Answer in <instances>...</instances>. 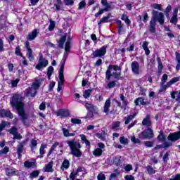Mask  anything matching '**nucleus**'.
Here are the masks:
<instances>
[{
	"label": "nucleus",
	"instance_id": "13d9d810",
	"mask_svg": "<svg viewBox=\"0 0 180 180\" xmlns=\"http://www.w3.org/2000/svg\"><path fill=\"white\" fill-rule=\"evenodd\" d=\"M152 8L154 9H158L159 11H162V8H161V4H153L151 5Z\"/></svg>",
	"mask_w": 180,
	"mask_h": 180
},
{
	"label": "nucleus",
	"instance_id": "bb28decb",
	"mask_svg": "<svg viewBox=\"0 0 180 180\" xmlns=\"http://www.w3.org/2000/svg\"><path fill=\"white\" fill-rule=\"evenodd\" d=\"M9 124H11V123H9V122H6V121H2L0 124V136H1V133H2V130H4V129H5V127H6V126H9Z\"/></svg>",
	"mask_w": 180,
	"mask_h": 180
},
{
	"label": "nucleus",
	"instance_id": "a878e982",
	"mask_svg": "<svg viewBox=\"0 0 180 180\" xmlns=\"http://www.w3.org/2000/svg\"><path fill=\"white\" fill-rule=\"evenodd\" d=\"M69 167H70V161H68V160H65L62 163L60 169H62V171H64V168L67 169Z\"/></svg>",
	"mask_w": 180,
	"mask_h": 180
},
{
	"label": "nucleus",
	"instance_id": "9b49d317",
	"mask_svg": "<svg viewBox=\"0 0 180 180\" xmlns=\"http://www.w3.org/2000/svg\"><path fill=\"white\" fill-rule=\"evenodd\" d=\"M180 139V132L179 131L170 133L167 136V140L169 141H172V143H175V141H178Z\"/></svg>",
	"mask_w": 180,
	"mask_h": 180
},
{
	"label": "nucleus",
	"instance_id": "f3484780",
	"mask_svg": "<svg viewBox=\"0 0 180 180\" xmlns=\"http://www.w3.org/2000/svg\"><path fill=\"white\" fill-rule=\"evenodd\" d=\"M85 108L91 112L89 114L90 115H89V117H94L93 113L94 112H95V106H94V105L91 103H86Z\"/></svg>",
	"mask_w": 180,
	"mask_h": 180
},
{
	"label": "nucleus",
	"instance_id": "5fc2aeb1",
	"mask_svg": "<svg viewBox=\"0 0 180 180\" xmlns=\"http://www.w3.org/2000/svg\"><path fill=\"white\" fill-rule=\"evenodd\" d=\"M75 0H63L65 5L70 6L71 5H74V2Z\"/></svg>",
	"mask_w": 180,
	"mask_h": 180
},
{
	"label": "nucleus",
	"instance_id": "412c9836",
	"mask_svg": "<svg viewBox=\"0 0 180 180\" xmlns=\"http://www.w3.org/2000/svg\"><path fill=\"white\" fill-rule=\"evenodd\" d=\"M62 131L65 137H74V136H75V134L70 133V129L64 127L62 128Z\"/></svg>",
	"mask_w": 180,
	"mask_h": 180
},
{
	"label": "nucleus",
	"instance_id": "79ce46f5",
	"mask_svg": "<svg viewBox=\"0 0 180 180\" xmlns=\"http://www.w3.org/2000/svg\"><path fill=\"white\" fill-rule=\"evenodd\" d=\"M44 148H47V145H41V147L39 148V154H41V155H44V154L46 153Z\"/></svg>",
	"mask_w": 180,
	"mask_h": 180
},
{
	"label": "nucleus",
	"instance_id": "bf43d9fd",
	"mask_svg": "<svg viewBox=\"0 0 180 180\" xmlns=\"http://www.w3.org/2000/svg\"><path fill=\"white\" fill-rule=\"evenodd\" d=\"M71 49V44L70 43V41H68L65 43V52L70 51V49Z\"/></svg>",
	"mask_w": 180,
	"mask_h": 180
},
{
	"label": "nucleus",
	"instance_id": "6ab92c4d",
	"mask_svg": "<svg viewBox=\"0 0 180 180\" xmlns=\"http://www.w3.org/2000/svg\"><path fill=\"white\" fill-rule=\"evenodd\" d=\"M156 20L159 22L160 25H164V13H158V11H157Z\"/></svg>",
	"mask_w": 180,
	"mask_h": 180
},
{
	"label": "nucleus",
	"instance_id": "6e6552de",
	"mask_svg": "<svg viewBox=\"0 0 180 180\" xmlns=\"http://www.w3.org/2000/svg\"><path fill=\"white\" fill-rule=\"evenodd\" d=\"M157 11H153L152 12L153 16L149 24V32H150V33H155L156 32L155 22H157Z\"/></svg>",
	"mask_w": 180,
	"mask_h": 180
},
{
	"label": "nucleus",
	"instance_id": "49530a36",
	"mask_svg": "<svg viewBox=\"0 0 180 180\" xmlns=\"http://www.w3.org/2000/svg\"><path fill=\"white\" fill-rule=\"evenodd\" d=\"M179 81V78L178 77H174L168 83V86H171L173 84H175V82H178Z\"/></svg>",
	"mask_w": 180,
	"mask_h": 180
},
{
	"label": "nucleus",
	"instance_id": "20e7f679",
	"mask_svg": "<svg viewBox=\"0 0 180 180\" xmlns=\"http://www.w3.org/2000/svg\"><path fill=\"white\" fill-rule=\"evenodd\" d=\"M44 81L43 79H38L32 84V87L27 89V95H31V96H36L37 94V89L40 88V85H41V82Z\"/></svg>",
	"mask_w": 180,
	"mask_h": 180
},
{
	"label": "nucleus",
	"instance_id": "39448f33",
	"mask_svg": "<svg viewBox=\"0 0 180 180\" xmlns=\"http://www.w3.org/2000/svg\"><path fill=\"white\" fill-rule=\"evenodd\" d=\"M139 138L141 140H151L154 139V131L151 128H148L139 134Z\"/></svg>",
	"mask_w": 180,
	"mask_h": 180
},
{
	"label": "nucleus",
	"instance_id": "f704fd0d",
	"mask_svg": "<svg viewBox=\"0 0 180 180\" xmlns=\"http://www.w3.org/2000/svg\"><path fill=\"white\" fill-rule=\"evenodd\" d=\"M120 143L124 144V146H127L129 144V139L124 136H121L120 138Z\"/></svg>",
	"mask_w": 180,
	"mask_h": 180
},
{
	"label": "nucleus",
	"instance_id": "a19ab883",
	"mask_svg": "<svg viewBox=\"0 0 180 180\" xmlns=\"http://www.w3.org/2000/svg\"><path fill=\"white\" fill-rule=\"evenodd\" d=\"M30 147H31V150H34V148L37 147V141H36V139L31 140Z\"/></svg>",
	"mask_w": 180,
	"mask_h": 180
},
{
	"label": "nucleus",
	"instance_id": "ddd939ff",
	"mask_svg": "<svg viewBox=\"0 0 180 180\" xmlns=\"http://www.w3.org/2000/svg\"><path fill=\"white\" fill-rule=\"evenodd\" d=\"M131 68L132 70V72L135 74V75H139L140 74V64H139V62L134 61L131 64Z\"/></svg>",
	"mask_w": 180,
	"mask_h": 180
},
{
	"label": "nucleus",
	"instance_id": "603ef678",
	"mask_svg": "<svg viewBox=\"0 0 180 180\" xmlns=\"http://www.w3.org/2000/svg\"><path fill=\"white\" fill-rule=\"evenodd\" d=\"M15 54L16 56H20V57H22L25 60V57H23V55L22 54V52L20 51V47L18 46L15 49Z\"/></svg>",
	"mask_w": 180,
	"mask_h": 180
},
{
	"label": "nucleus",
	"instance_id": "f8f14e48",
	"mask_svg": "<svg viewBox=\"0 0 180 180\" xmlns=\"http://www.w3.org/2000/svg\"><path fill=\"white\" fill-rule=\"evenodd\" d=\"M25 47L27 51V56L28 60H30V61H33V60H34V56H33V50L32 49V48H30L29 41L25 42Z\"/></svg>",
	"mask_w": 180,
	"mask_h": 180
},
{
	"label": "nucleus",
	"instance_id": "9d476101",
	"mask_svg": "<svg viewBox=\"0 0 180 180\" xmlns=\"http://www.w3.org/2000/svg\"><path fill=\"white\" fill-rule=\"evenodd\" d=\"M27 143V139L20 142L17 147V154L18 158H22V153L25 151V146Z\"/></svg>",
	"mask_w": 180,
	"mask_h": 180
},
{
	"label": "nucleus",
	"instance_id": "1a4fd4ad",
	"mask_svg": "<svg viewBox=\"0 0 180 180\" xmlns=\"http://www.w3.org/2000/svg\"><path fill=\"white\" fill-rule=\"evenodd\" d=\"M49 65V60L43 58V55H39V59L38 64L36 65L37 70H41V68H46Z\"/></svg>",
	"mask_w": 180,
	"mask_h": 180
},
{
	"label": "nucleus",
	"instance_id": "58836bf2",
	"mask_svg": "<svg viewBox=\"0 0 180 180\" xmlns=\"http://www.w3.org/2000/svg\"><path fill=\"white\" fill-rule=\"evenodd\" d=\"M91 94H92V90L91 89H87L86 91H84L83 96L86 99H88V98H89V96H91Z\"/></svg>",
	"mask_w": 180,
	"mask_h": 180
},
{
	"label": "nucleus",
	"instance_id": "4c0bfd02",
	"mask_svg": "<svg viewBox=\"0 0 180 180\" xmlns=\"http://www.w3.org/2000/svg\"><path fill=\"white\" fill-rule=\"evenodd\" d=\"M63 85H64V80L59 79L58 82V88H57V91L60 92L61 89H63Z\"/></svg>",
	"mask_w": 180,
	"mask_h": 180
},
{
	"label": "nucleus",
	"instance_id": "c03bdc74",
	"mask_svg": "<svg viewBox=\"0 0 180 180\" xmlns=\"http://www.w3.org/2000/svg\"><path fill=\"white\" fill-rule=\"evenodd\" d=\"M116 84H118L117 81H111L107 84V86L110 89L111 88L116 86Z\"/></svg>",
	"mask_w": 180,
	"mask_h": 180
},
{
	"label": "nucleus",
	"instance_id": "3c124183",
	"mask_svg": "<svg viewBox=\"0 0 180 180\" xmlns=\"http://www.w3.org/2000/svg\"><path fill=\"white\" fill-rule=\"evenodd\" d=\"M131 141H132V143H134L135 144H140V143H141L140 139L136 138V136H131Z\"/></svg>",
	"mask_w": 180,
	"mask_h": 180
},
{
	"label": "nucleus",
	"instance_id": "e433bc0d",
	"mask_svg": "<svg viewBox=\"0 0 180 180\" xmlns=\"http://www.w3.org/2000/svg\"><path fill=\"white\" fill-rule=\"evenodd\" d=\"M169 147H172V141H165L162 143L163 148H168Z\"/></svg>",
	"mask_w": 180,
	"mask_h": 180
},
{
	"label": "nucleus",
	"instance_id": "ea45409f",
	"mask_svg": "<svg viewBox=\"0 0 180 180\" xmlns=\"http://www.w3.org/2000/svg\"><path fill=\"white\" fill-rule=\"evenodd\" d=\"M169 86H168V82L167 83V84H164V83H162L159 92H164V91H165L167 88H169Z\"/></svg>",
	"mask_w": 180,
	"mask_h": 180
},
{
	"label": "nucleus",
	"instance_id": "de8ad7c7",
	"mask_svg": "<svg viewBox=\"0 0 180 180\" xmlns=\"http://www.w3.org/2000/svg\"><path fill=\"white\" fill-rule=\"evenodd\" d=\"M146 169L150 175H153V174H155V170L151 166L146 167Z\"/></svg>",
	"mask_w": 180,
	"mask_h": 180
},
{
	"label": "nucleus",
	"instance_id": "8fccbe9b",
	"mask_svg": "<svg viewBox=\"0 0 180 180\" xmlns=\"http://www.w3.org/2000/svg\"><path fill=\"white\" fill-rule=\"evenodd\" d=\"M39 172L38 170L33 171L30 174V178H37V176H39Z\"/></svg>",
	"mask_w": 180,
	"mask_h": 180
},
{
	"label": "nucleus",
	"instance_id": "f257e3e1",
	"mask_svg": "<svg viewBox=\"0 0 180 180\" xmlns=\"http://www.w3.org/2000/svg\"><path fill=\"white\" fill-rule=\"evenodd\" d=\"M11 105L13 108L15 107L17 109L19 116H20L23 123H25L28 115L25 112L23 98H22L19 94L14 95L11 100Z\"/></svg>",
	"mask_w": 180,
	"mask_h": 180
},
{
	"label": "nucleus",
	"instance_id": "052dcab7",
	"mask_svg": "<svg viewBox=\"0 0 180 180\" xmlns=\"http://www.w3.org/2000/svg\"><path fill=\"white\" fill-rule=\"evenodd\" d=\"M178 17L173 15L170 20V23H174V25H176L177 22H178Z\"/></svg>",
	"mask_w": 180,
	"mask_h": 180
},
{
	"label": "nucleus",
	"instance_id": "393cba45",
	"mask_svg": "<svg viewBox=\"0 0 180 180\" xmlns=\"http://www.w3.org/2000/svg\"><path fill=\"white\" fill-rule=\"evenodd\" d=\"M54 72V68L53 66H49L47 68V77H48V79L50 81V79H51V75H53V73Z\"/></svg>",
	"mask_w": 180,
	"mask_h": 180
},
{
	"label": "nucleus",
	"instance_id": "6e6d98bb",
	"mask_svg": "<svg viewBox=\"0 0 180 180\" xmlns=\"http://www.w3.org/2000/svg\"><path fill=\"white\" fill-rule=\"evenodd\" d=\"M10 134H13V136L18 133V128L15 127H13L11 129L9 130Z\"/></svg>",
	"mask_w": 180,
	"mask_h": 180
},
{
	"label": "nucleus",
	"instance_id": "a211bd4d",
	"mask_svg": "<svg viewBox=\"0 0 180 180\" xmlns=\"http://www.w3.org/2000/svg\"><path fill=\"white\" fill-rule=\"evenodd\" d=\"M37 34H39V32L37 31V30H34L28 34L27 39L32 41V40H34L37 37Z\"/></svg>",
	"mask_w": 180,
	"mask_h": 180
},
{
	"label": "nucleus",
	"instance_id": "680f3d73",
	"mask_svg": "<svg viewBox=\"0 0 180 180\" xmlns=\"http://www.w3.org/2000/svg\"><path fill=\"white\" fill-rule=\"evenodd\" d=\"M72 123L74 124H81V120L75 119V118H72L71 119Z\"/></svg>",
	"mask_w": 180,
	"mask_h": 180
},
{
	"label": "nucleus",
	"instance_id": "c85d7f7f",
	"mask_svg": "<svg viewBox=\"0 0 180 180\" xmlns=\"http://www.w3.org/2000/svg\"><path fill=\"white\" fill-rule=\"evenodd\" d=\"M58 146H60V143L58 142H56L50 148L49 152L48 153V157H50V155H51V154L53 153V151H54V150H56V148H57Z\"/></svg>",
	"mask_w": 180,
	"mask_h": 180
},
{
	"label": "nucleus",
	"instance_id": "5701e85b",
	"mask_svg": "<svg viewBox=\"0 0 180 180\" xmlns=\"http://www.w3.org/2000/svg\"><path fill=\"white\" fill-rule=\"evenodd\" d=\"M53 161L50 162L47 165H46L45 167L44 168V172H53Z\"/></svg>",
	"mask_w": 180,
	"mask_h": 180
},
{
	"label": "nucleus",
	"instance_id": "37998d69",
	"mask_svg": "<svg viewBox=\"0 0 180 180\" xmlns=\"http://www.w3.org/2000/svg\"><path fill=\"white\" fill-rule=\"evenodd\" d=\"M9 153V148L5 146L4 149L0 150V155H4V154H8Z\"/></svg>",
	"mask_w": 180,
	"mask_h": 180
},
{
	"label": "nucleus",
	"instance_id": "2f4dec72",
	"mask_svg": "<svg viewBox=\"0 0 180 180\" xmlns=\"http://www.w3.org/2000/svg\"><path fill=\"white\" fill-rule=\"evenodd\" d=\"M175 54H176V60L177 61L176 70L178 71L180 68V53L178 52H176Z\"/></svg>",
	"mask_w": 180,
	"mask_h": 180
},
{
	"label": "nucleus",
	"instance_id": "e2e57ef3",
	"mask_svg": "<svg viewBox=\"0 0 180 180\" xmlns=\"http://www.w3.org/2000/svg\"><path fill=\"white\" fill-rule=\"evenodd\" d=\"M13 136H14L13 138V140H21L22 139V135H20V134L17 133Z\"/></svg>",
	"mask_w": 180,
	"mask_h": 180
},
{
	"label": "nucleus",
	"instance_id": "dca6fc26",
	"mask_svg": "<svg viewBox=\"0 0 180 180\" xmlns=\"http://www.w3.org/2000/svg\"><path fill=\"white\" fill-rule=\"evenodd\" d=\"M153 122H151V117L150 115H147L146 117L142 121V126H146V127H151Z\"/></svg>",
	"mask_w": 180,
	"mask_h": 180
},
{
	"label": "nucleus",
	"instance_id": "4be33fe9",
	"mask_svg": "<svg viewBox=\"0 0 180 180\" xmlns=\"http://www.w3.org/2000/svg\"><path fill=\"white\" fill-rule=\"evenodd\" d=\"M109 108H110V98L106 100L104 108H103V112L108 115L109 112Z\"/></svg>",
	"mask_w": 180,
	"mask_h": 180
},
{
	"label": "nucleus",
	"instance_id": "423d86ee",
	"mask_svg": "<svg viewBox=\"0 0 180 180\" xmlns=\"http://www.w3.org/2000/svg\"><path fill=\"white\" fill-rule=\"evenodd\" d=\"M101 4L104 6L103 8H101L98 13L95 14L96 18L102 15L103 12H110L113 8L112 6L108 3V0H101Z\"/></svg>",
	"mask_w": 180,
	"mask_h": 180
},
{
	"label": "nucleus",
	"instance_id": "c756f323",
	"mask_svg": "<svg viewBox=\"0 0 180 180\" xmlns=\"http://www.w3.org/2000/svg\"><path fill=\"white\" fill-rule=\"evenodd\" d=\"M134 103L136 106H139V105H146V102H144V99H143V98H136Z\"/></svg>",
	"mask_w": 180,
	"mask_h": 180
},
{
	"label": "nucleus",
	"instance_id": "a18cd8bd",
	"mask_svg": "<svg viewBox=\"0 0 180 180\" xmlns=\"http://www.w3.org/2000/svg\"><path fill=\"white\" fill-rule=\"evenodd\" d=\"M121 19L122 20H124L125 23H127V25H130V20L127 17V15L123 14Z\"/></svg>",
	"mask_w": 180,
	"mask_h": 180
},
{
	"label": "nucleus",
	"instance_id": "69168bd1",
	"mask_svg": "<svg viewBox=\"0 0 180 180\" xmlns=\"http://www.w3.org/2000/svg\"><path fill=\"white\" fill-rule=\"evenodd\" d=\"M96 137H98V139H100L101 140H105V138H104V134H102L101 133H96Z\"/></svg>",
	"mask_w": 180,
	"mask_h": 180
},
{
	"label": "nucleus",
	"instance_id": "2eb2a0df",
	"mask_svg": "<svg viewBox=\"0 0 180 180\" xmlns=\"http://www.w3.org/2000/svg\"><path fill=\"white\" fill-rule=\"evenodd\" d=\"M0 116L1 117H9V119H13V114L8 110H1L0 111Z\"/></svg>",
	"mask_w": 180,
	"mask_h": 180
},
{
	"label": "nucleus",
	"instance_id": "864d4df0",
	"mask_svg": "<svg viewBox=\"0 0 180 180\" xmlns=\"http://www.w3.org/2000/svg\"><path fill=\"white\" fill-rule=\"evenodd\" d=\"M54 27H56V22L53 20H51L50 25L49 26V30L51 32V30H54Z\"/></svg>",
	"mask_w": 180,
	"mask_h": 180
},
{
	"label": "nucleus",
	"instance_id": "4d7b16f0",
	"mask_svg": "<svg viewBox=\"0 0 180 180\" xmlns=\"http://www.w3.org/2000/svg\"><path fill=\"white\" fill-rule=\"evenodd\" d=\"M102 149L101 148H97L94 150V155H102Z\"/></svg>",
	"mask_w": 180,
	"mask_h": 180
},
{
	"label": "nucleus",
	"instance_id": "b1692460",
	"mask_svg": "<svg viewBox=\"0 0 180 180\" xmlns=\"http://www.w3.org/2000/svg\"><path fill=\"white\" fill-rule=\"evenodd\" d=\"M110 18H112V14L111 13H108L107 15V16H104L103 17L100 21L98 22V25H101V23H108V20H109V19H110Z\"/></svg>",
	"mask_w": 180,
	"mask_h": 180
},
{
	"label": "nucleus",
	"instance_id": "0eeeda50",
	"mask_svg": "<svg viewBox=\"0 0 180 180\" xmlns=\"http://www.w3.org/2000/svg\"><path fill=\"white\" fill-rule=\"evenodd\" d=\"M108 49V46L104 45L100 49H97L93 51L91 54L93 58H96L98 57H103L106 54V50Z\"/></svg>",
	"mask_w": 180,
	"mask_h": 180
},
{
	"label": "nucleus",
	"instance_id": "7c9ffc66",
	"mask_svg": "<svg viewBox=\"0 0 180 180\" xmlns=\"http://www.w3.org/2000/svg\"><path fill=\"white\" fill-rule=\"evenodd\" d=\"M120 100L122 101V106L124 107V108H126V106H127V105H128V102H127V101H126V97L123 95V94H120Z\"/></svg>",
	"mask_w": 180,
	"mask_h": 180
},
{
	"label": "nucleus",
	"instance_id": "0e129e2a",
	"mask_svg": "<svg viewBox=\"0 0 180 180\" xmlns=\"http://www.w3.org/2000/svg\"><path fill=\"white\" fill-rule=\"evenodd\" d=\"M86 4L85 3V1H81L79 4V7H78V9L79 10H81V9H83V8H85V5Z\"/></svg>",
	"mask_w": 180,
	"mask_h": 180
},
{
	"label": "nucleus",
	"instance_id": "cd10ccee",
	"mask_svg": "<svg viewBox=\"0 0 180 180\" xmlns=\"http://www.w3.org/2000/svg\"><path fill=\"white\" fill-rule=\"evenodd\" d=\"M120 158H122V157L117 156L115 157L113 160V164H115V165H116L117 167H120L122 164V160H120Z\"/></svg>",
	"mask_w": 180,
	"mask_h": 180
},
{
	"label": "nucleus",
	"instance_id": "f03ea898",
	"mask_svg": "<svg viewBox=\"0 0 180 180\" xmlns=\"http://www.w3.org/2000/svg\"><path fill=\"white\" fill-rule=\"evenodd\" d=\"M122 75V67L117 65H110L105 72V78L108 81H110L111 77H114L115 79H119Z\"/></svg>",
	"mask_w": 180,
	"mask_h": 180
},
{
	"label": "nucleus",
	"instance_id": "09e8293b",
	"mask_svg": "<svg viewBox=\"0 0 180 180\" xmlns=\"http://www.w3.org/2000/svg\"><path fill=\"white\" fill-rule=\"evenodd\" d=\"M158 139L159 140V141H161V143H163L164 141H165L167 140V137L165 136L164 134H160L158 136Z\"/></svg>",
	"mask_w": 180,
	"mask_h": 180
},
{
	"label": "nucleus",
	"instance_id": "c9c22d12",
	"mask_svg": "<svg viewBox=\"0 0 180 180\" xmlns=\"http://www.w3.org/2000/svg\"><path fill=\"white\" fill-rule=\"evenodd\" d=\"M157 61L158 64V72H161V71H162V68H164V66L162 65V62H161V58H157Z\"/></svg>",
	"mask_w": 180,
	"mask_h": 180
},
{
	"label": "nucleus",
	"instance_id": "774afa93",
	"mask_svg": "<svg viewBox=\"0 0 180 180\" xmlns=\"http://www.w3.org/2000/svg\"><path fill=\"white\" fill-rule=\"evenodd\" d=\"M125 180H134V176L131 175H127L124 176Z\"/></svg>",
	"mask_w": 180,
	"mask_h": 180
},
{
	"label": "nucleus",
	"instance_id": "aec40b11",
	"mask_svg": "<svg viewBox=\"0 0 180 180\" xmlns=\"http://www.w3.org/2000/svg\"><path fill=\"white\" fill-rule=\"evenodd\" d=\"M136 115L137 112H134L133 115H127V117H125L124 124H129V123H130V122H131V120H133L136 117Z\"/></svg>",
	"mask_w": 180,
	"mask_h": 180
},
{
	"label": "nucleus",
	"instance_id": "7ed1b4c3",
	"mask_svg": "<svg viewBox=\"0 0 180 180\" xmlns=\"http://www.w3.org/2000/svg\"><path fill=\"white\" fill-rule=\"evenodd\" d=\"M65 143L68 144L72 155L77 157V158H79V157L82 155V152H81V150H79V148L82 147L79 142H77L75 139H73L71 141H66Z\"/></svg>",
	"mask_w": 180,
	"mask_h": 180
},
{
	"label": "nucleus",
	"instance_id": "338daca9",
	"mask_svg": "<svg viewBox=\"0 0 180 180\" xmlns=\"http://www.w3.org/2000/svg\"><path fill=\"white\" fill-rule=\"evenodd\" d=\"M97 178H98V180H105V179H106V177L105 176V174H98Z\"/></svg>",
	"mask_w": 180,
	"mask_h": 180
},
{
	"label": "nucleus",
	"instance_id": "72a5a7b5",
	"mask_svg": "<svg viewBox=\"0 0 180 180\" xmlns=\"http://www.w3.org/2000/svg\"><path fill=\"white\" fill-rule=\"evenodd\" d=\"M59 79L64 80V65H61L59 70Z\"/></svg>",
	"mask_w": 180,
	"mask_h": 180
},
{
	"label": "nucleus",
	"instance_id": "473e14b6",
	"mask_svg": "<svg viewBox=\"0 0 180 180\" xmlns=\"http://www.w3.org/2000/svg\"><path fill=\"white\" fill-rule=\"evenodd\" d=\"M34 165H36L34 162H30L27 160L24 162V167L25 168H32V167H34Z\"/></svg>",
	"mask_w": 180,
	"mask_h": 180
},
{
	"label": "nucleus",
	"instance_id": "4468645a",
	"mask_svg": "<svg viewBox=\"0 0 180 180\" xmlns=\"http://www.w3.org/2000/svg\"><path fill=\"white\" fill-rule=\"evenodd\" d=\"M5 171L6 175H7V176H12V175H19V171L12 167H6Z\"/></svg>",
	"mask_w": 180,
	"mask_h": 180
}]
</instances>
